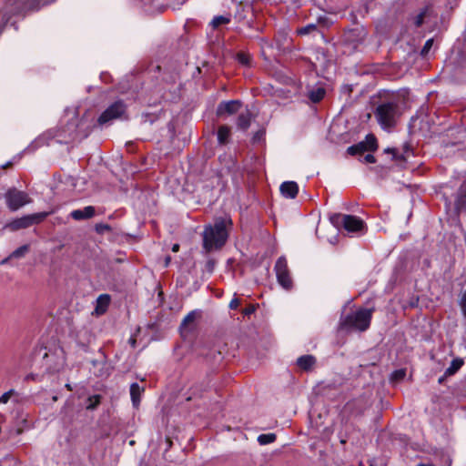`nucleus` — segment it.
I'll return each instance as SVG.
<instances>
[{"instance_id":"nucleus-1","label":"nucleus","mask_w":466,"mask_h":466,"mask_svg":"<svg viewBox=\"0 0 466 466\" xmlns=\"http://www.w3.org/2000/svg\"><path fill=\"white\" fill-rule=\"evenodd\" d=\"M228 238L226 219L222 218H217L214 225L205 227L203 231V248L206 252L220 249L226 244Z\"/></svg>"},{"instance_id":"nucleus-2","label":"nucleus","mask_w":466,"mask_h":466,"mask_svg":"<svg viewBox=\"0 0 466 466\" xmlns=\"http://www.w3.org/2000/svg\"><path fill=\"white\" fill-rule=\"evenodd\" d=\"M373 311V309L360 308L348 314L342 313L339 327L342 330L363 332L370 326Z\"/></svg>"},{"instance_id":"nucleus-3","label":"nucleus","mask_w":466,"mask_h":466,"mask_svg":"<svg viewBox=\"0 0 466 466\" xmlns=\"http://www.w3.org/2000/svg\"><path fill=\"white\" fill-rule=\"evenodd\" d=\"M375 117L383 129L391 128L396 125L400 115L399 104L395 101H384L378 105L374 112Z\"/></svg>"},{"instance_id":"nucleus-4","label":"nucleus","mask_w":466,"mask_h":466,"mask_svg":"<svg viewBox=\"0 0 466 466\" xmlns=\"http://www.w3.org/2000/svg\"><path fill=\"white\" fill-rule=\"evenodd\" d=\"M331 223L338 228H344L349 233L363 230L364 221L353 215L334 214L330 217Z\"/></svg>"},{"instance_id":"nucleus-5","label":"nucleus","mask_w":466,"mask_h":466,"mask_svg":"<svg viewBox=\"0 0 466 466\" xmlns=\"http://www.w3.org/2000/svg\"><path fill=\"white\" fill-rule=\"evenodd\" d=\"M5 199L7 208L11 211H16L32 201L26 192L18 190L15 187H11L5 193Z\"/></svg>"},{"instance_id":"nucleus-6","label":"nucleus","mask_w":466,"mask_h":466,"mask_svg":"<svg viewBox=\"0 0 466 466\" xmlns=\"http://www.w3.org/2000/svg\"><path fill=\"white\" fill-rule=\"evenodd\" d=\"M127 106L122 100L111 104L98 117L99 125L107 124L115 119L121 118L126 113Z\"/></svg>"},{"instance_id":"nucleus-7","label":"nucleus","mask_w":466,"mask_h":466,"mask_svg":"<svg viewBox=\"0 0 466 466\" xmlns=\"http://www.w3.org/2000/svg\"><path fill=\"white\" fill-rule=\"evenodd\" d=\"M48 215V212H39L31 215H26L20 218L13 220L11 223L7 225V227L14 231L22 228H26L33 225L41 223L46 218Z\"/></svg>"},{"instance_id":"nucleus-8","label":"nucleus","mask_w":466,"mask_h":466,"mask_svg":"<svg viewBox=\"0 0 466 466\" xmlns=\"http://www.w3.org/2000/svg\"><path fill=\"white\" fill-rule=\"evenodd\" d=\"M275 271L278 282L284 289H289L292 286V280L289 276V271L288 268V263L284 257H280L278 258L275 264Z\"/></svg>"},{"instance_id":"nucleus-9","label":"nucleus","mask_w":466,"mask_h":466,"mask_svg":"<svg viewBox=\"0 0 466 466\" xmlns=\"http://www.w3.org/2000/svg\"><path fill=\"white\" fill-rule=\"evenodd\" d=\"M367 35V32L364 27L358 26L355 28L349 29L343 34V42L350 46L352 49H356L359 45L362 44Z\"/></svg>"},{"instance_id":"nucleus-10","label":"nucleus","mask_w":466,"mask_h":466,"mask_svg":"<svg viewBox=\"0 0 466 466\" xmlns=\"http://www.w3.org/2000/svg\"><path fill=\"white\" fill-rule=\"evenodd\" d=\"M432 6L428 4L420 7L415 12L410 13L408 17V22L415 28H419L432 15Z\"/></svg>"},{"instance_id":"nucleus-11","label":"nucleus","mask_w":466,"mask_h":466,"mask_svg":"<svg viewBox=\"0 0 466 466\" xmlns=\"http://www.w3.org/2000/svg\"><path fill=\"white\" fill-rule=\"evenodd\" d=\"M408 5V0H393L387 9L386 15L390 20H398L401 17Z\"/></svg>"},{"instance_id":"nucleus-12","label":"nucleus","mask_w":466,"mask_h":466,"mask_svg":"<svg viewBox=\"0 0 466 466\" xmlns=\"http://www.w3.org/2000/svg\"><path fill=\"white\" fill-rule=\"evenodd\" d=\"M240 106L241 101L239 100L222 101L217 107V116L222 117L234 115L239 110Z\"/></svg>"},{"instance_id":"nucleus-13","label":"nucleus","mask_w":466,"mask_h":466,"mask_svg":"<svg viewBox=\"0 0 466 466\" xmlns=\"http://www.w3.org/2000/svg\"><path fill=\"white\" fill-rule=\"evenodd\" d=\"M368 404L363 399H356L347 402L345 409L350 414L358 416L361 415L367 409Z\"/></svg>"},{"instance_id":"nucleus-14","label":"nucleus","mask_w":466,"mask_h":466,"mask_svg":"<svg viewBox=\"0 0 466 466\" xmlns=\"http://www.w3.org/2000/svg\"><path fill=\"white\" fill-rule=\"evenodd\" d=\"M281 195L287 198H295L299 193V186L295 181H285L280 187Z\"/></svg>"},{"instance_id":"nucleus-15","label":"nucleus","mask_w":466,"mask_h":466,"mask_svg":"<svg viewBox=\"0 0 466 466\" xmlns=\"http://www.w3.org/2000/svg\"><path fill=\"white\" fill-rule=\"evenodd\" d=\"M317 360L313 355H302L297 359V366L303 371H311L315 365Z\"/></svg>"},{"instance_id":"nucleus-16","label":"nucleus","mask_w":466,"mask_h":466,"mask_svg":"<svg viewBox=\"0 0 466 466\" xmlns=\"http://www.w3.org/2000/svg\"><path fill=\"white\" fill-rule=\"evenodd\" d=\"M96 209L93 206H86L83 209H75L71 212L70 216L75 220H83L91 218L95 216Z\"/></svg>"},{"instance_id":"nucleus-17","label":"nucleus","mask_w":466,"mask_h":466,"mask_svg":"<svg viewBox=\"0 0 466 466\" xmlns=\"http://www.w3.org/2000/svg\"><path fill=\"white\" fill-rule=\"evenodd\" d=\"M455 210L457 213L466 210V188L461 187L455 199Z\"/></svg>"},{"instance_id":"nucleus-18","label":"nucleus","mask_w":466,"mask_h":466,"mask_svg":"<svg viewBox=\"0 0 466 466\" xmlns=\"http://www.w3.org/2000/svg\"><path fill=\"white\" fill-rule=\"evenodd\" d=\"M143 391L144 388L140 387L138 383L134 382L130 385V396L134 407H138Z\"/></svg>"},{"instance_id":"nucleus-19","label":"nucleus","mask_w":466,"mask_h":466,"mask_svg":"<svg viewBox=\"0 0 466 466\" xmlns=\"http://www.w3.org/2000/svg\"><path fill=\"white\" fill-rule=\"evenodd\" d=\"M326 90L322 86L312 87L308 91V97L312 103H319L325 96Z\"/></svg>"},{"instance_id":"nucleus-20","label":"nucleus","mask_w":466,"mask_h":466,"mask_svg":"<svg viewBox=\"0 0 466 466\" xmlns=\"http://www.w3.org/2000/svg\"><path fill=\"white\" fill-rule=\"evenodd\" d=\"M251 114L249 111L241 113L237 119V126L241 130H247L250 126Z\"/></svg>"},{"instance_id":"nucleus-21","label":"nucleus","mask_w":466,"mask_h":466,"mask_svg":"<svg viewBox=\"0 0 466 466\" xmlns=\"http://www.w3.org/2000/svg\"><path fill=\"white\" fill-rule=\"evenodd\" d=\"M110 303V296L107 294H101L96 299V311L104 313Z\"/></svg>"},{"instance_id":"nucleus-22","label":"nucleus","mask_w":466,"mask_h":466,"mask_svg":"<svg viewBox=\"0 0 466 466\" xmlns=\"http://www.w3.org/2000/svg\"><path fill=\"white\" fill-rule=\"evenodd\" d=\"M200 317V312L198 310H192L190 311L186 317L183 319L180 328L181 329H187L189 328L191 325L194 324L195 320Z\"/></svg>"},{"instance_id":"nucleus-23","label":"nucleus","mask_w":466,"mask_h":466,"mask_svg":"<svg viewBox=\"0 0 466 466\" xmlns=\"http://www.w3.org/2000/svg\"><path fill=\"white\" fill-rule=\"evenodd\" d=\"M230 136V128L228 126H220L218 129V141L220 145H225L228 142Z\"/></svg>"},{"instance_id":"nucleus-24","label":"nucleus","mask_w":466,"mask_h":466,"mask_svg":"<svg viewBox=\"0 0 466 466\" xmlns=\"http://www.w3.org/2000/svg\"><path fill=\"white\" fill-rule=\"evenodd\" d=\"M366 151H376L378 148L377 138L373 134H368L363 141Z\"/></svg>"},{"instance_id":"nucleus-25","label":"nucleus","mask_w":466,"mask_h":466,"mask_svg":"<svg viewBox=\"0 0 466 466\" xmlns=\"http://www.w3.org/2000/svg\"><path fill=\"white\" fill-rule=\"evenodd\" d=\"M463 365L461 359H455L451 361V365L445 370V376L454 375Z\"/></svg>"},{"instance_id":"nucleus-26","label":"nucleus","mask_w":466,"mask_h":466,"mask_svg":"<svg viewBox=\"0 0 466 466\" xmlns=\"http://www.w3.org/2000/svg\"><path fill=\"white\" fill-rule=\"evenodd\" d=\"M102 396L100 394L89 396L86 400V409L88 410H96L100 404Z\"/></svg>"},{"instance_id":"nucleus-27","label":"nucleus","mask_w":466,"mask_h":466,"mask_svg":"<svg viewBox=\"0 0 466 466\" xmlns=\"http://www.w3.org/2000/svg\"><path fill=\"white\" fill-rule=\"evenodd\" d=\"M29 251V245L25 244L14 250L8 258H22Z\"/></svg>"},{"instance_id":"nucleus-28","label":"nucleus","mask_w":466,"mask_h":466,"mask_svg":"<svg viewBox=\"0 0 466 466\" xmlns=\"http://www.w3.org/2000/svg\"><path fill=\"white\" fill-rule=\"evenodd\" d=\"M365 151L366 147L364 146V143L361 142L352 145L347 148V153L350 156L360 155Z\"/></svg>"},{"instance_id":"nucleus-29","label":"nucleus","mask_w":466,"mask_h":466,"mask_svg":"<svg viewBox=\"0 0 466 466\" xmlns=\"http://www.w3.org/2000/svg\"><path fill=\"white\" fill-rule=\"evenodd\" d=\"M230 22V15H218L215 16L210 25L213 28H218L221 25H227Z\"/></svg>"},{"instance_id":"nucleus-30","label":"nucleus","mask_w":466,"mask_h":466,"mask_svg":"<svg viewBox=\"0 0 466 466\" xmlns=\"http://www.w3.org/2000/svg\"><path fill=\"white\" fill-rule=\"evenodd\" d=\"M276 438L277 436L275 433L260 434L258 437V441L260 445H267L274 442L276 441Z\"/></svg>"},{"instance_id":"nucleus-31","label":"nucleus","mask_w":466,"mask_h":466,"mask_svg":"<svg viewBox=\"0 0 466 466\" xmlns=\"http://www.w3.org/2000/svg\"><path fill=\"white\" fill-rule=\"evenodd\" d=\"M206 357L213 360L214 361H219L222 360V351L220 349L214 347L206 353Z\"/></svg>"},{"instance_id":"nucleus-32","label":"nucleus","mask_w":466,"mask_h":466,"mask_svg":"<svg viewBox=\"0 0 466 466\" xmlns=\"http://www.w3.org/2000/svg\"><path fill=\"white\" fill-rule=\"evenodd\" d=\"M315 31H317V25L315 24H309V25L302 26L297 30L298 34L300 35H309Z\"/></svg>"},{"instance_id":"nucleus-33","label":"nucleus","mask_w":466,"mask_h":466,"mask_svg":"<svg viewBox=\"0 0 466 466\" xmlns=\"http://www.w3.org/2000/svg\"><path fill=\"white\" fill-rule=\"evenodd\" d=\"M95 229L97 234H101V235L105 234L106 232L112 231L111 226H109L108 224H105V223L96 224L95 227Z\"/></svg>"},{"instance_id":"nucleus-34","label":"nucleus","mask_w":466,"mask_h":466,"mask_svg":"<svg viewBox=\"0 0 466 466\" xmlns=\"http://www.w3.org/2000/svg\"><path fill=\"white\" fill-rule=\"evenodd\" d=\"M433 42H434L433 38H430V39H428L425 42V44H424V46H423V47H422V49L420 51V56L422 57H426L427 56V55L429 54L431 48L433 46Z\"/></svg>"},{"instance_id":"nucleus-35","label":"nucleus","mask_w":466,"mask_h":466,"mask_svg":"<svg viewBox=\"0 0 466 466\" xmlns=\"http://www.w3.org/2000/svg\"><path fill=\"white\" fill-rule=\"evenodd\" d=\"M216 264L217 261L214 258H208L205 264L204 271L211 275L215 270Z\"/></svg>"},{"instance_id":"nucleus-36","label":"nucleus","mask_w":466,"mask_h":466,"mask_svg":"<svg viewBox=\"0 0 466 466\" xmlns=\"http://www.w3.org/2000/svg\"><path fill=\"white\" fill-rule=\"evenodd\" d=\"M459 305L461 307V313L466 319V290L462 292L459 300Z\"/></svg>"},{"instance_id":"nucleus-37","label":"nucleus","mask_w":466,"mask_h":466,"mask_svg":"<svg viewBox=\"0 0 466 466\" xmlns=\"http://www.w3.org/2000/svg\"><path fill=\"white\" fill-rule=\"evenodd\" d=\"M237 58H238V61L244 66H248L250 62L249 55L245 54V53H238L237 55Z\"/></svg>"},{"instance_id":"nucleus-38","label":"nucleus","mask_w":466,"mask_h":466,"mask_svg":"<svg viewBox=\"0 0 466 466\" xmlns=\"http://www.w3.org/2000/svg\"><path fill=\"white\" fill-rule=\"evenodd\" d=\"M16 394L15 390H10L6 392H5L1 397H0V403L2 404H5L8 402V400H10V398Z\"/></svg>"},{"instance_id":"nucleus-39","label":"nucleus","mask_w":466,"mask_h":466,"mask_svg":"<svg viewBox=\"0 0 466 466\" xmlns=\"http://www.w3.org/2000/svg\"><path fill=\"white\" fill-rule=\"evenodd\" d=\"M384 151H385V153L392 154L393 159H396V160H404L405 159L403 155H400L398 153L397 149H395V148L389 147V148H386Z\"/></svg>"},{"instance_id":"nucleus-40","label":"nucleus","mask_w":466,"mask_h":466,"mask_svg":"<svg viewBox=\"0 0 466 466\" xmlns=\"http://www.w3.org/2000/svg\"><path fill=\"white\" fill-rule=\"evenodd\" d=\"M240 305V300L238 298H234L229 302V309H236Z\"/></svg>"},{"instance_id":"nucleus-41","label":"nucleus","mask_w":466,"mask_h":466,"mask_svg":"<svg viewBox=\"0 0 466 466\" xmlns=\"http://www.w3.org/2000/svg\"><path fill=\"white\" fill-rule=\"evenodd\" d=\"M265 134V131L264 130H259L258 131L257 133H255V135L253 136V142H258L261 140L262 137L264 136Z\"/></svg>"},{"instance_id":"nucleus-42","label":"nucleus","mask_w":466,"mask_h":466,"mask_svg":"<svg viewBox=\"0 0 466 466\" xmlns=\"http://www.w3.org/2000/svg\"><path fill=\"white\" fill-rule=\"evenodd\" d=\"M393 376H394V378L400 380V379L404 378L405 370H396L393 373Z\"/></svg>"},{"instance_id":"nucleus-43","label":"nucleus","mask_w":466,"mask_h":466,"mask_svg":"<svg viewBox=\"0 0 466 466\" xmlns=\"http://www.w3.org/2000/svg\"><path fill=\"white\" fill-rule=\"evenodd\" d=\"M364 161L367 162V163H375L376 162V159H375V157L371 154H367L365 157H364Z\"/></svg>"},{"instance_id":"nucleus-44","label":"nucleus","mask_w":466,"mask_h":466,"mask_svg":"<svg viewBox=\"0 0 466 466\" xmlns=\"http://www.w3.org/2000/svg\"><path fill=\"white\" fill-rule=\"evenodd\" d=\"M255 309H256L255 307L251 305V306H249V307H248V308L243 309V314L244 315H250V314H252L255 311Z\"/></svg>"},{"instance_id":"nucleus-45","label":"nucleus","mask_w":466,"mask_h":466,"mask_svg":"<svg viewBox=\"0 0 466 466\" xmlns=\"http://www.w3.org/2000/svg\"><path fill=\"white\" fill-rule=\"evenodd\" d=\"M179 250V244H174L172 246V251L173 252H177Z\"/></svg>"},{"instance_id":"nucleus-46","label":"nucleus","mask_w":466,"mask_h":466,"mask_svg":"<svg viewBox=\"0 0 466 466\" xmlns=\"http://www.w3.org/2000/svg\"><path fill=\"white\" fill-rule=\"evenodd\" d=\"M136 342H137V340H136V339H135V338H130V339H129V343H130V345H131L133 348H135V347H136Z\"/></svg>"},{"instance_id":"nucleus-47","label":"nucleus","mask_w":466,"mask_h":466,"mask_svg":"<svg viewBox=\"0 0 466 466\" xmlns=\"http://www.w3.org/2000/svg\"><path fill=\"white\" fill-rule=\"evenodd\" d=\"M448 376H445V373L439 379V383L441 384L444 382L445 379L447 378Z\"/></svg>"},{"instance_id":"nucleus-48","label":"nucleus","mask_w":466,"mask_h":466,"mask_svg":"<svg viewBox=\"0 0 466 466\" xmlns=\"http://www.w3.org/2000/svg\"><path fill=\"white\" fill-rule=\"evenodd\" d=\"M259 40H260L261 45H268V42L266 38H260Z\"/></svg>"},{"instance_id":"nucleus-49","label":"nucleus","mask_w":466,"mask_h":466,"mask_svg":"<svg viewBox=\"0 0 466 466\" xmlns=\"http://www.w3.org/2000/svg\"><path fill=\"white\" fill-rule=\"evenodd\" d=\"M10 259H11V258H8V257H7V258H4V259L0 262V264H1V265H5V264H6Z\"/></svg>"},{"instance_id":"nucleus-50","label":"nucleus","mask_w":466,"mask_h":466,"mask_svg":"<svg viewBox=\"0 0 466 466\" xmlns=\"http://www.w3.org/2000/svg\"><path fill=\"white\" fill-rule=\"evenodd\" d=\"M169 262H170V257H167L166 258V261H165V265L168 266Z\"/></svg>"},{"instance_id":"nucleus-51","label":"nucleus","mask_w":466,"mask_h":466,"mask_svg":"<svg viewBox=\"0 0 466 466\" xmlns=\"http://www.w3.org/2000/svg\"><path fill=\"white\" fill-rule=\"evenodd\" d=\"M11 166H12V162H7L5 165L3 166V167L5 168V167H8Z\"/></svg>"},{"instance_id":"nucleus-52","label":"nucleus","mask_w":466,"mask_h":466,"mask_svg":"<svg viewBox=\"0 0 466 466\" xmlns=\"http://www.w3.org/2000/svg\"><path fill=\"white\" fill-rule=\"evenodd\" d=\"M418 466H434L432 464H424V463H420L418 464Z\"/></svg>"},{"instance_id":"nucleus-53","label":"nucleus","mask_w":466,"mask_h":466,"mask_svg":"<svg viewBox=\"0 0 466 466\" xmlns=\"http://www.w3.org/2000/svg\"><path fill=\"white\" fill-rule=\"evenodd\" d=\"M66 387L69 390H72V388L70 386V384H66Z\"/></svg>"}]
</instances>
